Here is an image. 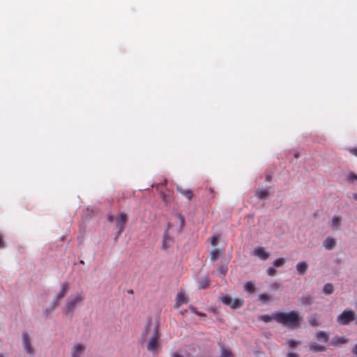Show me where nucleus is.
<instances>
[{
	"instance_id": "nucleus-1",
	"label": "nucleus",
	"mask_w": 357,
	"mask_h": 357,
	"mask_svg": "<svg viewBox=\"0 0 357 357\" xmlns=\"http://www.w3.org/2000/svg\"><path fill=\"white\" fill-rule=\"evenodd\" d=\"M273 320L291 330H294L300 327L302 317H300L298 312L294 310L289 312L275 311L273 312Z\"/></svg>"
},
{
	"instance_id": "nucleus-2",
	"label": "nucleus",
	"mask_w": 357,
	"mask_h": 357,
	"mask_svg": "<svg viewBox=\"0 0 357 357\" xmlns=\"http://www.w3.org/2000/svg\"><path fill=\"white\" fill-rule=\"evenodd\" d=\"M84 299L85 294L83 291L76 293L75 294L71 296L66 304L67 312H70L74 311L76 306L79 304H81Z\"/></svg>"
},
{
	"instance_id": "nucleus-3",
	"label": "nucleus",
	"mask_w": 357,
	"mask_h": 357,
	"mask_svg": "<svg viewBox=\"0 0 357 357\" xmlns=\"http://www.w3.org/2000/svg\"><path fill=\"white\" fill-rule=\"evenodd\" d=\"M356 317L354 311L350 308H346L337 317V321L342 326L348 325L351 321H354Z\"/></svg>"
},
{
	"instance_id": "nucleus-4",
	"label": "nucleus",
	"mask_w": 357,
	"mask_h": 357,
	"mask_svg": "<svg viewBox=\"0 0 357 357\" xmlns=\"http://www.w3.org/2000/svg\"><path fill=\"white\" fill-rule=\"evenodd\" d=\"M68 291V284L65 282L62 284L61 289L59 293L56 295L55 299L50 303V307L47 310L50 312H52L55 310V308L59 305L60 301L65 296L66 294Z\"/></svg>"
},
{
	"instance_id": "nucleus-5",
	"label": "nucleus",
	"mask_w": 357,
	"mask_h": 357,
	"mask_svg": "<svg viewBox=\"0 0 357 357\" xmlns=\"http://www.w3.org/2000/svg\"><path fill=\"white\" fill-rule=\"evenodd\" d=\"M159 343V328L156 325L154 327V332L147 344V349L151 352H155L160 347Z\"/></svg>"
},
{
	"instance_id": "nucleus-6",
	"label": "nucleus",
	"mask_w": 357,
	"mask_h": 357,
	"mask_svg": "<svg viewBox=\"0 0 357 357\" xmlns=\"http://www.w3.org/2000/svg\"><path fill=\"white\" fill-rule=\"evenodd\" d=\"M128 221V216L125 213H121L115 220V226L118 229V231L115 236V240H117L120 235L124 230L125 225Z\"/></svg>"
},
{
	"instance_id": "nucleus-7",
	"label": "nucleus",
	"mask_w": 357,
	"mask_h": 357,
	"mask_svg": "<svg viewBox=\"0 0 357 357\" xmlns=\"http://www.w3.org/2000/svg\"><path fill=\"white\" fill-rule=\"evenodd\" d=\"M221 301L225 305L230 306L233 309L240 308L243 304V300L241 298H232L228 295L221 298Z\"/></svg>"
},
{
	"instance_id": "nucleus-8",
	"label": "nucleus",
	"mask_w": 357,
	"mask_h": 357,
	"mask_svg": "<svg viewBox=\"0 0 357 357\" xmlns=\"http://www.w3.org/2000/svg\"><path fill=\"white\" fill-rule=\"evenodd\" d=\"M85 347L80 342L75 343L71 349V357H81Z\"/></svg>"
},
{
	"instance_id": "nucleus-9",
	"label": "nucleus",
	"mask_w": 357,
	"mask_h": 357,
	"mask_svg": "<svg viewBox=\"0 0 357 357\" xmlns=\"http://www.w3.org/2000/svg\"><path fill=\"white\" fill-rule=\"evenodd\" d=\"M22 342L24 349L26 351V352L29 354H33V349L31 345L30 339L28 336V335L25 333L22 334Z\"/></svg>"
},
{
	"instance_id": "nucleus-10",
	"label": "nucleus",
	"mask_w": 357,
	"mask_h": 357,
	"mask_svg": "<svg viewBox=\"0 0 357 357\" xmlns=\"http://www.w3.org/2000/svg\"><path fill=\"white\" fill-rule=\"evenodd\" d=\"M188 302V301L185 293L183 291H180L176 295L174 307L178 308L181 305L187 303Z\"/></svg>"
},
{
	"instance_id": "nucleus-11",
	"label": "nucleus",
	"mask_w": 357,
	"mask_h": 357,
	"mask_svg": "<svg viewBox=\"0 0 357 357\" xmlns=\"http://www.w3.org/2000/svg\"><path fill=\"white\" fill-rule=\"evenodd\" d=\"M254 255L261 260H266L269 257V254L266 251L264 247H258L254 251Z\"/></svg>"
},
{
	"instance_id": "nucleus-12",
	"label": "nucleus",
	"mask_w": 357,
	"mask_h": 357,
	"mask_svg": "<svg viewBox=\"0 0 357 357\" xmlns=\"http://www.w3.org/2000/svg\"><path fill=\"white\" fill-rule=\"evenodd\" d=\"M336 245L335 239L328 236L326 239L323 242V246L327 250H333L335 248Z\"/></svg>"
},
{
	"instance_id": "nucleus-13",
	"label": "nucleus",
	"mask_w": 357,
	"mask_h": 357,
	"mask_svg": "<svg viewBox=\"0 0 357 357\" xmlns=\"http://www.w3.org/2000/svg\"><path fill=\"white\" fill-rule=\"evenodd\" d=\"M210 284L211 281L208 276H205L197 282V288L199 289H204L208 288L210 286Z\"/></svg>"
},
{
	"instance_id": "nucleus-14",
	"label": "nucleus",
	"mask_w": 357,
	"mask_h": 357,
	"mask_svg": "<svg viewBox=\"0 0 357 357\" xmlns=\"http://www.w3.org/2000/svg\"><path fill=\"white\" fill-rule=\"evenodd\" d=\"M270 195L268 189H259L255 193V196L259 199H266Z\"/></svg>"
},
{
	"instance_id": "nucleus-15",
	"label": "nucleus",
	"mask_w": 357,
	"mask_h": 357,
	"mask_svg": "<svg viewBox=\"0 0 357 357\" xmlns=\"http://www.w3.org/2000/svg\"><path fill=\"white\" fill-rule=\"evenodd\" d=\"M177 191L183 196L186 197L188 200H191L194 196L192 191L190 189H185L183 188L178 187Z\"/></svg>"
},
{
	"instance_id": "nucleus-16",
	"label": "nucleus",
	"mask_w": 357,
	"mask_h": 357,
	"mask_svg": "<svg viewBox=\"0 0 357 357\" xmlns=\"http://www.w3.org/2000/svg\"><path fill=\"white\" fill-rule=\"evenodd\" d=\"M172 238L169 235V234L166 231L163 234L162 248L164 249L169 248L172 245Z\"/></svg>"
},
{
	"instance_id": "nucleus-17",
	"label": "nucleus",
	"mask_w": 357,
	"mask_h": 357,
	"mask_svg": "<svg viewBox=\"0 0 357 357\" xmlns=\"http://www.w3.org/2000/svg\"><path fill=\"white\" fill-rule=\"evenodd\" d=\"M310 350L313 352H322L326 350V347L325 346L319 344L316 342H312L310 344Z\"/></svg>"
},
{
	"instance_id": "nucleus-18",
	"label": "nucleus",
	"mask_w": 357,
	"mask_h": 357,
	"mask_svg": "<svg viewBox=\"0 0 357 357\" xmlns=\"http://www.w3.org/2000/svg\"><path fill=\"white\" fill-rule=\"evenodd\" d=\"M307 264L305 261H299L296 264V271L300 275H304L307 270Z\"/></svg>"
},
{
	"instance_id": "nucleus-19",
	"label": "nucleus",
	"mask_w": 357,
	"mask_h": 357,
	"mask_svg": "<svg viewBox=\"0 0 357 357\" xmlns=\"http://www.w3.org/2000/svg\"><path fill=\"white\" fill-rule=\"evenodd\" d=\"M300 302L303 305H311L313 303V298L310 294H304L300 298Z\"/></svg>"
},
{
	"instance_id": "nucleus-20",
	"label": "nucleus",
	"mask_w": 357,
	"mask_h": 357,
	"mask_svg": "<svg viewBox=\"0 0 357 357\" xmlns=\"http://www.w3.org/2000/svg\"><path fill=\"white\" fill-rule=\"evenodd\" d=\"M342 218L340 216L335 215L331 220V226L335 229H338L341 225Z\"/></svg>"
},
{
	"instance_id": "nucleus-21",
	"label": "nucleus",
	"mask_w": 357,
	"mask_h": 357,
	"mask_svg": "<svg viewBox=\"0 0 357 357\" xmlns=\"http://www.w3.org/2000/svg\"><path fill=\"white\" fill-rule=\"evenodd\" d=\"M316 337L318 340H322L325 343L329 340L328 333L322 331H318L316 333Z\"/></svg>"
},
{
	"instance_id": "nucleus-22",
	"label": "nucleus",
	"mask_w": 357,
	"mask_h": 357,
	"mask_svg": "<svg viewBox=\"0 0 357 357\" xmlns=\"http://www.w3.org/2000/svg\"><path fill=\"white\" fill-rule=\"evenodd\" d=\"M322 291L326 295H331L334 291V287L331 283H326L324 284Z\"/></svg>"
},
{
	"instance_id": "nucleus-23",
	"label": "nucleus",
	"mask_w": 357,
	"mask_h": 357,
	"mask_svg": "<svg viewBox=\"0 0 357 357\" xmlns=\"http://www.w3.org/2000/svg\"><path fill=\"white\" fill-rule=\"evenodd\" d=\"M244 289L249 293H254L255 291V285L252 282L248 281L244 284Z\"/></svg>"
},
{
	"instance_id": "nucleus-24",
	"label": "nucleus",
	"mask_w": 357,
	"mask_h": 357,
	"mask_svg": "<svg viewBox=\"0 0 357 357\" xmlns=\"http://www.w3.org/2000/svg\"><path fill=\"white\" fill-rule=\"evenodd\" d=\"M221 357H234L232 352L228 348L221 347Z\"/></svg>"
},
{
	"instance_id": "nucleus-25",
	"label": "nucleus",
	"mask_w": 357,
	"mask_h": 357,
	"mask_svg": "<svg viewBox=\"0 0 357 357\" xmlns=\"http://www.w3.org/2000/svg\"><path fill=\"white\" fill-rule=\"evenodd\" d=\"M259 319L265 323L270 322L271 320H273V312L271 314V315H269V314L261 315V316H259Z\"/></svg>"
},
{
	"instance_id": "nucleus-26",
	"label": "nucleus",
	"mask_w": 357,
	"mask_h": 357,
	"mask_svg": "<svg viewBox=\"0 0 357 357\" xmlns=\"http://www.w3.org/2000/svg\"><path fill=\"white\" fill-rule=\"evenodd\" d=\"M284 264H285L284 258H282V257L278 258L273 261V266H274V268L280 267V266H284Z\"/></svg>"
},
{
	"instance_id": "nucleus-27",
	"label": "nucleus",
	"mask_w": 357,
	"mask_h": 357,
	"mask_svg": "<svg viewBox=\"0 0 357 357\" xmlns=\"http://www.w3.org/2000/svg\"><path fill=\"white\" fill-rule=\"evenodd\" d=\"M308 321L309 324L313 327H317L319 325L317 318L314 315L309 317Z\"/></svg>"
},
{
	"instance_id": "nucleus-28",
	"label": "nucleus",
	"mask_w": 357,
	"mask_h": 357,
	"mask_svg": "<svg viewBox=\"0 0 357 357\" xmlns=\"http://www.w3.org/2000/svg\"><path fill=\"white\" fill-rule=\"evenodd\" d=\"M347 181L350 183H352L354 182V181H357V175L356 174H354V172H350L348 174H347Z\"/></svg>"
},
{
	"instance_id": "nucleus-29",
	"label": "nucleus",
	"mask_w": 357,
	"mask_h": 357,
	"mask_svg": "<svg viewBox=\"0 0 357 357\" xmlns=\"http://www.w3.org/2000/svg\"><path fill=\"white\" fill-rule=\"evenodd\" d=\"M259 300L262 301L263 303H266L271 301V296L267 294H261L259 295Z\"/></svg>"
},
{
	"instance_id": "nucleus-30",
	"label": "nucleus",
	"mask_w": 357,
	"mask_h": 357,
	"mask_svg": "<svg viewBox=\"0 0 357 357\" xmlns=\"http://www.w3.org/2000/svg\"><path fill=\"white\" fill-rule=\"evenodd\" d=\"M227 272V267L225 265L220 266L218 269V273L219 275L225 276Z\"/></svg>"
},
{
	"instance_id": "nucleus-31",
	"label": "nucleus",
	"mask_w": 357,
	"mask_h": 357,
	"mask_svg": "<svg viewBox=\"0 0 357 357\" xmlns=\"http://www.w3.org/2000/svg\"><path fill=\"white\" fill-rule=\"evenodd\" d=\"M219 257V251L218 249H213L211 252V259L212 261H215Z\"/></svg>"
},
{
	"instance_id": "nucleus-32",
	"label": "nucleus",
	"mask_w": 357,
	"mask_h": 357,
	"mask_svg": "<svg viewBox=\"0 0 357 357\" xmlns=\"http://www.w3.org/2000/svg\"><path fill=\"white\" fill-rule=\"evenodd\" d=\"M299 342L296 340H294V339H290L287 342V344H288V346L291 348H295L296 347L298 344H299Z\"/></svg>"
},
{
	"instance_id": "nucleus-33",
	"label": "nucleus",
	"mask_w": 357,
	"mask_h": 357,
	"mask_svg": "<svg viewBox=\"0 0 357 357\" xmlns=\"http://www.w3.org/2000/svg\"><path fill=\"white\" fill-rule=\"evenodd\" d=\"M347 342V340H345V338L344 337H337L336 340L334 339L332 341V344L333 345H335L337 344H344Z\"/></svg>"
},
{
	"instance_id": "nucleus-34",
	"label": "nucleus",
	"mask_w": 357,
	"mask_h": 357,
	"mask_svg": "<svg viewBox=\"0 0 357 357\" xmlns=\"http://www.w3.org/2000/svg\"><path fill=\"white\" fill-rule=\"evenodd\" d=\"M177 218L180 222V229L181 230L183 228L185 224V219L182 214L179 213L177 215Z\"/></svg>"
},
{
	"instance_id": "nucleus-35",
	"label": "nucleus",
	"mask_w": 357,
	"mask_h": 357,
	"mask_svg": "<svg viewBox=\"0 0 357 357\" xmlns=\"http://www.w3.org/2000/svg\"><path fill=\"white\" fill-rule=\"evenodd\" d=\"M192 312L196 314H197L198 316L201 317H206V314L205 313H203V312H200L197 310V309L195 307H190Z\"/></svg>"
},
{
	"instance_id": "nucleus-36",
	"label": "nucleus",
	"mask_w": 357,
	"mask_h": 357,
	"mask_svg": "<svg viewBox=\"0 0 357 357\" xmlns=\"http://www.w3.org/2000/svg\"><path fill=\"white\" fill-rule=\"evenodd\" d=\"M276 273V271L274 267H269L268 269H267V274L269 275V276H273L275 275Z\"/></svg>"
},
{
	"instance_id": "nucleus-37",
	"label": "nucleus",
	"mask_w": 357,
	"mask_h": 357,
	"mask_svg": "<svg viewBox=\"0 0 357 357\" xmlns=\"http://www.w3.org/2000/svg\"><path fill=\"white\" fill-rule=\"evenodd\" d=\"M348 151H349V152L351 155H354V156H356V157L357 158V147H354V148H349V149H348Z\"/></svg>"
},
{
	"instance_id": "nucleus-38",
	"label": "nucleus",
	"mask_w": 357,
	"mask_h": 357,
	"mask_svg": "<svg viewBox=\"0 0 357 357\" xmlns=\"http://www.w3.org/2000/svg\"><path fill=\"white\" fill-rule=\"evenodd\" d=\"M287 357H300V356L298 354L294 353L293 351H289L287 354Z\"/></svg>"
},
{
	"instance_id": "nucleus-39",
	"label": "nucleus",
	"mask_w": 357,
	"mask_h": 357,
	"mask_svg": "<svg viewBox=\"0 0 357 357\" xmlns=\"http://www.w3.org/2000/svg\"><path fill=\"white\" fill-rule=\"evenodd\" d=\"M116 218H115V216L112 214H108L107 215V220L109 222H113V221H115Z\"/></svg>"
},
{
	"instance_id": "nucleus-40",
	"label": "nucleus",
	"mask_w": 357,
	"mask_h": 357,
	"mask_svg": "<svg viewBox=\"0 0 357 357\" xmlns=\"http://www.w3.org/2000/svg\"><path fill=\"white\" fill-rule=\"evenodd\" d=\"M218 239L217 238L213 236L211 237V244L213 246H215L217 245Z\"/></svg>"
},
{
	"instance_id": "nucleus-41",
	"label": "nucleus",
	"mask_w": 357,
	"mask_h": 357,
	"mask_svg": "<svg viewBox=\"0 0 357 357\" xmlns=\"http://www.w3.org/2000/svg\"><path fill=\"white\" fill-rule=\"evenodd\" d=\"M208 193H209V194H210V195H211V199H213V198H214V191H213V188H209L208 189Z\"/></svg>"
},
{
	"instance_id": "nucleus-42",
	"label": "nucleus",
	"mask_w": 357,
	"mask_h": 357,
	"mask_svg": "<svg viewBox=\"0 0 357 357\" xmlns=\"http://www.w3.org/2000/svg\"><path fill=\"white\" fill-rule=\"evenodd\" d=\"M160 197L165 202H167V196L162 192H160Z\"/></svg>"
},
{
	"instance_id": "nucleus-43",
	"label": "nucleus",
	"mask_w": 357,
	"mask_h": 357,
	"mask_svg": "<svg viewBox=\"0 0 357 357\" xmlns=\"http://www.w3.org/2000/svg\"><path fill=\"white\" fill-rule=\"evenodd\" d=\"M280 287V284L278 283H273L271 284V289L273 290H277Z\"/></svg>"
},
{
	"instance_id": "nucleus-44",
	"label": "nucleus",
	"mask_w": 357,
	"mask_h": 357,
	"mask_svg": "<svg viewBox=\"0 0 357 357\" xmlns=\"http://www.w3.org/2000/svg\"><path fill=\"white\" fill-rule=\"evenodd\" d=\"M351 352L354 355L357 356V344L353 347Z\"/></svg>"
},
{
	"instance_id": "nucleus-45",
	"label": "nucleus",
	"mask_w": 357,
	"mask_h": 357,
	"mask_svg": "<svg viewBox=\"0 0 357 357\" xmlns=\"http://www.w3.org/2000/svg\"><path fill=\"white\" fill-rule=\"evenodd\" d=\"M271 176H266V181L267 182H270V181H271Z\"/></svg>"
},
{
	"instance_id": "nucleus-46",
	"label": "nucleus",
	"mask_w": 357,
	"mask_h": 357,
	"mask_svg": "<svg viewBox=\"0 0 357 357\" xmlns=\"http://www.w3.org/2000/svg\"><path fill=\"white\" fill-rule=\"evenodd\" d=\"M353 198L357 201V193L353 194Z\"/></svg>"
},
{
	"instance_id": "nucleus-47",
	"label": "nucleus",
	"mask_w": 357,
	"mask_h": 357,
	"mask_svg": "<svg viewBox=\"0 0 357 357\" xmlns=\"http://www.w3.org/2000/svg\"><path fill=\"white\" fill-rule=\"evenodd\" d=\"M294 157H295L296 158H298V156H299V154H298V153L296 152V153H294Z\"/></svg>"
},
{
	"instance_id": "nucleus-48",
	"label": "nucleus",
	"mask_w": 357,
	"mask_h": 357,
	"mask_svg": "<svg viewBox=\"0 0 357 357\" xmlns=\"http://www.w3.org/2000/svg\"><path fill=\"white\" fill-rule=\"evenodd\" d=\"M172 227V224L170 222H169L167 224V229H169Z\"/></svg>"
},
{
	"instance_id": "nucleus-49",
	"label": "nucleus",
	"mask_w": 357,
	"mask_h": 357,
	"mask_svg": "<svg viewBox=\"0 0 357 357\" xmlns=\"http://www.w3.org/2000/svg\"><path fill=\"white\" fill-rule=\"evenodd\" d=\"M0 248H3V245H2V238L0 236Z\"/></svg>"
},
{
	"instance_id": "nucleus-50",
	"label": "nucleus",
	"mask_w": 357,
	"mask_h": 357,
	"mask_svg": "<svg viewBox=\"0 0 357 357\" xmlns=\"http://www.w3.org/2000/svg\"><path fill=\"white\" fill-rule=\"evenodd\" d=\"M128 294H133V291L132 289L128 291Z\"/></svg>"
},
{
	"instance_id": "nucleus-51",
	"label": "nucleus",
	"mask_w": 357,
	"mask_h": 357,
	"mask_svg": "<svg viewBox=\"0 0 357 357\" xmlns=\"http://www.w3.org/2000/svg\"><path fill=\"white\" fill-rule=\"evenodd\" d=\"M166 183H167V180L165 179V180L164 181V184L165 185V184H166Z\"/></svg>"
},
{
	"instance_id": "nucleus-52",
	"label": "nucleus",
	"mask_w": 357,
	"mask_h": 357,
	"mask_svg": "<svg viewBox=\"0 0 357 357\" xmlns=\"http://www.w3.org/2000/svg\"><path fill=\"white\" fill-rule=\"evenodd\" d=\"M0 357H4V356L1 354H0Z\"/></svg>"
},
{
	"instance_id": "nucleus-53",
	"label": "nucleus",
	"mask_w": 357,
	"mask_h": 357,
	"mask_svg": "<svg viewBox=\"0 0 357 357\" xmlns=\"http://www.w3.org/2000/svg\"><path fill=\"white\" fill-rule=\"evenodd\" d=\"M81 264H84V261L82 260L80 261Z\"/></svg>"
},
{
	"instance_id": "nucleus-54",
	"label": "nucleus",
	"mask_w": 357,
	"mask_h": 357,
	"mask_svg": "<svg viewBox=\"0 0 357 357\" xmlns=\"http://www.w3.org/2000/svg\"><path fill=\"white\" fill-rule=\"evenodd\" d=\"M356 307H357V303H356Z\"/></svg>"
}]
</instances>
